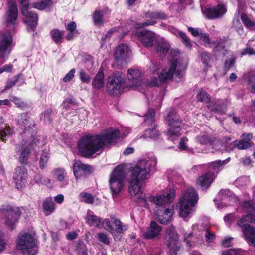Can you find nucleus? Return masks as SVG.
Segmentation results:
<instances>
[{"mask_svg":"<svg viewBox=\"0 0 255 255\" xmlns=\"http://www.w3.org/2000/svg\"><path fill=\"white\" fill-rule=\"evenodd\" d=\"M149 168L135 165L130 168V180L128 190L132 196H137L138 203L145 207H148L147 199L143 196L139 185L140 181L146 179L147 175L150 172Z\"/></svg>","mask_w":255,"mask_h":255,"instance_id":"obj_1","label":"nucleus"},{"mask_svg":"<svg viewBox=\"0 0 255 255\" xmlns=\"http://www.w3.org/2000/svg\"><path fill=\"white\" fill-rule=\"evenodd\" d=\"M80 155L86 158H90L96 152L102 150L97 135H85L82 137L77 144Z\"/></svg>","mask_w":255,"mask_h":255,"instance_id":"obj_2","label":"nucleus"},{"mask_svg":"<svg viewBox=\"0 0 255 255\" xmlns=\"http://www.w3.org/2000/svg\"><path fill=\"white\" fill-rule=\"evenodd\" d=\"M126 177L124 166L118 165L110 175L109 186L113 198L118 197L122 191Z\"/></svg>","mask_w":255,"mask_h":255,"instance_id":"obj_3","label":"nucleus"},{"mask_svg":"<svg viewBox=\"0 0 255 255\" xmlns=\"http://www.w3.org/2000/svg\"><path fill=\"white\" fill-rule=\"evenodd\" d=\"M165 120L168 123L169 128L167 135L169 137H178L181 135V127L180 124L182 122L180 117L174 109L170 108L165 116Z\"/></svg>","mask_w":255,"mask_h":255,"instance_id":"obj_4","label":"nucleus"},{"mask_svg":"<svg viewBox=\"0 0 255 255\" xmlns=\"http://www.w3.org/2000/svg\"><path fill=\"white\" fill-rule=\"evenodd\" d=\"M17 248L25 255H35L37 253L33 237L29 233H24L18 236L17 240Z\"/></svg>","mask_w":255,"mask_h":255,"instance_id":"obj_5","label":"nucleus"},{"mask_svg":"<svg viewBox=\"0 0 255 255\" xmlns=\"http://www.w3.org/2000/svg\"><path fill=\"white\" fill-rule=\"evenodd\" d=\"M0 212L3 213L5 216L4 223L6 226L11 230L14 229L21 214L20 209L10 205H7L5 207L3 206L0 209Z\"/></svg>","mask_w":255,"mask_h":255,"instance_id":"obj_6","label":"nucleus"},{"mask_svg":"<svg viewBox=\"0 0 255 255\" xmlns=\"http://www.w3.org/2000/svg\"><path fill=\"white\" fill-rule=\"evenodd\" d=\"M18 17V10L15 0L7 2V10L4 14L5 25L9 28H15Z\"/></svg>","mask_w":255,"mask_h":255,"instance_id":"obj_7","label":"nucleus"},{"mask_svg":"<svg viewBox=\"0 0 255 255\" xmlns=\"http://www.w3.org/2000/svg\"><path fill=\"white\" fill-rule=\"evenodd\" d=\"M155 111L153 108H149L146 115L144 122L152 127L145 130L143 136L144 138H156L159 135V132L156 129L157 125L155 124Z\"/></svg>","mask_w":255,"mask_h":255,"instance_id":"obj_8","label":"nucleus"},{"mask_svg":"<svg viewBox=\"0 0 255 255\" xmlns=\"http://www.w3.org/2000/svg\"><path fill=\"white\" fill-rule=\"evenodd\" d=\"M165 244L169 249L171 255H177L179 250L178 245V237L175 229L173 227H169L166 229L164 237Z\"/></svg>","mask_w":255,"mask_h":255,"instance_id":"obj_9","label":"nucleus"},{"mask_svg":"<svg viewBox=\"0 0 255 255\" xmlns=\"http://www.w3.org/2000/svg\"><path fill=\"white\" fill-rule=\"evenodd\" d=\"M227 11L225 5L223 3H219L213 7H205L202 10V13L207 19L214 20L222 18Z\"/></svg>","mask_w":255,"mask_h":255,"instance_id":"obj_10","label":"nucleus"},{"mask_svg":"<svg viewBox=\"0 0 255 255\" xmlns=\"http://www.w3.org/2000/svg\"><path fill=\"white\" fill-rule=\"evenodd\" d=\"M175 197V191L174 189H170L169 192L166 195L161 194L159 196H153L151 197V201L156 204L161 209H164L165 208H168L167 206L173 201Z\"/></svg>","mask_w":255,"mask_h":255,"instance_id":"obj_11","label":"nucleus"},{"mask_svg":"<svg viewBox=\"0 0 255 255\" xmlns=\"http://www.w3.org/2000/svg\"><path fill=\"white\" fill-rule=\"evenodd\" d=\"M120 130L116 129L111 131H107L97 135V137L103 150L107 144H111L116 143L120 137Z\"/></svg>","mask_w":255,"mask_h":255,"instance_id":"obj_12","label":"nucleus"},{"mask_svg":"<svg viewBox=\"0 0 255 255\" xmlns=\"http://www.w3.org/2000/svg\"><path fill=\"white\" fill-rule=\"evenodd\" d=\"M28 9H25L21 11L23 16V21L26 24L29 31L34 32L38 25V15L35 12L29 11Z\"/></svg>","mask_w":255,"mask_h":255,"instance_id":"obj_13","label":"nucleus"},{"mask_svg":"<svg viewBox=\"0 0 255 255\" xmlns=\"http://www.w3.org/2000/svg\"><path fill=\"white\" fill-rule=\"evenodd\" d=\"M124 83V80L120 77L114 76L110 78L107 84L108 93L114 96L120 95L122 92V86Z\"/></svg>","mask_w":255,"mask_h":255,"instance_id":"obj_14","label":"nucleus"},{"mask_svg":"<svg viewBox=\"0 0 255 255\" xmlns=\"http://www.w3.org/2000/svg\"><path fill=\"white\" fill-rule=\"evenodd\" d=\"M17 125L20 128L23 129V134H25L32 128H35L36 126L35 121L27 112L21 113L18 116Z\"/></svg>","mask_w":255,"mask_h":255,"instance_id":"obj_15","label":"nucleus"},{"mask_svg":"<svg viewBox=\"0 0 255 255\" xmlns=\"http://www.w3.org/2000/svg\"><path fill=\"white\" fill-rule=\"evenodd\" d=\"M27 176V170L25 166H18L15 168L13 176V180L16 188L21 189L25 186Z\"/></svg>","mask_w":255,"mask_h":255,"instance_id":"obj_16","label":"nucleus"},{"mask_svg":"<svg viewBox=\"0 0 255 255\" xmlns=\"http://www.w3.org/2000/svg\"><path fill=\"white\" fill-rule=\"evenodd\" d=\"M130 49L126 44H121L116 47L113 57L115 61L120 64H123L129 57Z\"/></svg>","mask_w":255,"mask_h":255,"instance_id":"obj_17","label":"nucleus"},{"mask_svg":"<svg viewBox=\"0 0 255 255\" xmlns=\"http://www.w3.org/2000/svg\"><path fill=\"white\" fill-rule=\"evenodd\" d=\"M198 200L196 191L193 188H189L181 194L179 203L188 204L190 206H195Z\"/></svg>","mask_w":255,"mask_h":255,"instance_id":"obj_18","label":"nucleus"},{"mask_svg":"<svg viewBox=\"0 0 255 255\" xmlns=\"http://www.w3.org/2000/svg\"><path fill=\"white\" fill-rule=\"evenodd\" d=\"M15 152L19 155L18 162L22 166H26L28 164V159L31 153L30 145H17L15 147Z\"/></svg>","mask_w":255,"mask_h":255,"instance_id":"obj_19","label":"nucleus"},{"mask_svg":"<svg viewBox=\"0 0 255 255\" xmlns=\"http://www.w3.org/2000/svg\"><path fill=\"white\" fill-rule=\"evenodd\" d=\"M73 170L76 178H80L89 175L92 172V166L85 164L80 161L74 162L73 165Z\"/></svg>","mask_w":255,"mask_h":255,"instance_id":"obj_20","label":"nucleus"},{"mask_svg":"<svg viewBox=\"0 0 255 255\" xmlns=\"http://www.w3.org/2000/svg\"><path fill=\"white\" fill-rule=\"evenodd\" d=\"M12 42L13 37L9 32L5 31L0 33V58L5 57V53Z\"/></svg>","mask_w":255,"mask_h":255,"instance_id":"obj_21","label":"nucleus"},{"mask_svg":"<svg viewBox=\"0 0 255 255\" xmlns=\"http://www.w3.org/2000/svg\"><path fill=\"white\" fill-rule=\"evenodd\" d=\"M162 227L156 221H152L146 231L143 233L142 236L146 240L153 239L160 235Z\"/></svg>","mask_w":255,"mask_h":255,"instance_id":"obj_22","label":"nucleus"},{"mask_svg":"<svg viewBox=\"0 0 255 255\" xmlns=\"http://www.w3.org/2000/svg\"><path fill=\"white\" fill-rule=\"evenodd\" d=\"M216 177L214 172L208 171L199 176L196 183L202 190H207L211 186Z\"/></svg>","mask_w":255,"mask_h":255,"instance_id":"obj_23","label":"nucleus"},{"mask_svg":"<svg viewBox=\"0 0 255 255\" xmlns=\"http://www.w3.org/2000/svg\"><path fill=\"white\" fill-rule=\"evenodd\" d=\"M138 37L141 43L146 48L152 47L157 41L154 33L145 29L139 31Z\"/></svg>","mask_w":255,"mask_h":255,"instance_id":"obj_24","label":"nucleus"},{"mask_svg":"<svg viewBox=\"0 0 255 255\" xmlns=\"http://www.w3.org/2000/svg\"><path fill=\"white\" fill-rule=\"evenodd\" d=\"M112 222L115 228H114V232L112 235L115 241H121L122 239L121 234L128 229V226L124 224L118 219L114 218L112 219Z\"/></svg>","mask_w":255,"mask_h":255,"instance_id":"obj_25","label":"nucleus"},{"mask_svg":"<svg viewBox=\"0 0 255 255\" xmlns=\"http://www.w3.org/2000/svg\"><path fill=\"white\" fill-rule=\"evenodd\" d=\"M155 212L157 219L161 224H167L171 221L173 214L172 209L169 208H165L164 209H157Z\"/></svg>","mask_w":255,"mask_h":255,"instance_id":"obj_26","label":"nucleus"},{"mask_svg":"<svg viewBox=\"0 0 255 255\" xmlns=\"http://www.w3.org/2000/svg\"><path fill=\"white\" fill-rule=\"evenodd\" d=\"M177 67V60H174L168 70V71L165 70L162 71L158 75L160 83H164L167 82L168 80H172L173 79V74L176 70Z\"/></svg>","mask_w":255,"mask_h":255,"instance_id":"obj_27","label":"nucleus"},{"mask_svg":"<svg viewBox=\"0 0 255 255\" xmlns=\"http://www.w3.org/2000/svg\"><path fill=\"white\" fill-rule=\"evenodd\" d=\"M207 108L214 113L222 115L226 113L227 105L223 100L218 99L214 102H212L210 105H207Z\"/></svg>","mask_w":255,"mask_h":255,"instance_id":"obj_28","label":"nucleus"},{"mask_svg":"<svg viewBox=\"0 0 255 255\" xmlns=\"http://www.w3.org/2000/svg\"><path fill=\"white\" fill-rule=\"evenodd\" d=\"M92 87L96 89L100 90L104 87V73L102 68H100L94 77L92 82Z\"/></svg>","mask_w":255,"mask_h":255,"instance_id":"obj_29","label":"nucleus"},{"mask_svg":"<svg viewBox=\"0 0 255 255\" xmlns=\"http://www.w3.org/2000/svg\"><path fill=\"white\" fill-rule=\"evenodd\" d=\"M127 76L129 81L135 86L140 85L141 75L140 71L138 69H129L127 73Z\"/></svg>","mask_w":255,"mask_h":255,"instance_id":"obj_30","label":"nucleus"},{"mask_svg":"<svg viewBox=\"0 0 255 255\" xmlns=\"http://www.w3.org/2000/svg\"><path fill=\"white\" fill-rule=\"evenodd\" d=\"M55 209V203L51 197L46 198L43 202L42 209L46 216L52 213Z\"/></svg>","mask_w":255,"mask_h":255,"instance_id":"obj_31","label":"nucleus"},{"mask_svg":"<svg viewBox=\"0 0 255 255\" xmlns=\"http://www.w3.org/2000/svg\"><path fill=\"white\" fill-rule=\"evenodd\" d=\"M243 235L248 243L255 247V227L246 228Z\"/></svg>","mask_w":255,"mask_h":255,"instance_id":"obj_32","label":"nucleus"},{"mask_svg":"<svg viewBox=\"0 0 255 255\" xmlns=\"http://www.w3.org/2000/svg\"><path fill=\"white\" fill-rule=\"evenodd\" d=\"M155 45V50L158 53L166 55L170 48L169 43L161 40L157 41Z\"/></svg>","mask_w":255,"mask_h":255,"instance_id":"obj_33","label":"nucleus"},{"mask_svg":"<svg viewBox=\"0 0 255 255\" xmlns=\"http://www.w3.org/2000/svg\"><path fill=\"white\" fill-rule=\"evenodd\" d=\"M53 110L48 108L44 110L40 115V121H43L45 124H50L53 121Z\"/></svg>","mask_w":255,"mask_h":255,"instance_id":"obj_34","label":"nucleus"},{"mask_svg":"<svg viewBox=\"0 0 255 255\" xmlns=\"http://www.w3.org/2000/svg\"><path fill=\"white\" fill-rule=\"evenodd\" d=\"M10 100L14 103L16 107L21 110H25L29 108V105L27 102L22 100V99L14 95H12L10 97Z\"/></svg>","mask_w":255,"mask_h":255,"instance_id":"obj_35","label":"nucleus"},{"mask_svg":"<svg viewBox=\"0 0 255 255\" xmlns=\"http://www.w3.org/2000/svg\"><path fill=\"white\" fill-rule=\"evenodd\" d=\"M87 223L90 226H96L101 228L103 226V222L101 219L95 215H88L86 217Z\"/></svg>","mask_w":255,"mask_h":255,"instance_id":"obj_36","label":"nucleus"},{"mask_svg":"<svg viewBox=\"0 0 255 255\" xmlns=\"http://www.w3.org/2000/svg\"><path fill=\"white\" fill-rule=\"evenodd\" d=\"M230 160V158L223 161L216 160L209 163V168L213 169L216 173H218L222 169L224 165Z\"/></svg>","mask_w":255,"mask_h":255,"instance_id":"obj_37","label":"nucleus"},{"mask_svg":"<svg viewBox=\"0 0 255 255\" xmlns=\"http://www.w3.org/2000/svg\"><path fill=\"white\" fill-rule=\"evenodd\" d=\"M104 14L102 11L99 10H96L92 15V19L94 23L96 25H102L103 21Z\"/></svg>","mask_w":255,"mask_h":255,"instance_id":"obj_38","label":"nucleus"},{"mask_svg":"<svg viewBox=\"0 0 255 255\" xmlns=\"http://www.w3.org/2000/svg\"><path fill=\"white\" fill-rule=\"evenodd\" d=\"M247 88L251 93L255 94V74L249 73L247 79Z\"/></svg>","mask_w":255,"mask_h":255,"instance_id":"obj_39","label":"nucleus"},{"mask_svg":"<svg viewBox=\"0 0 255 255\" xmlns=\"http://www.w3.org/2000/svg\"><path fill=\"white\" fill-rule=\"evenodd\" d=\"M179 204H180L179 211V216L183 218H186L191 213V207H192L193 206H190L188 205V204H185L183 203Z\"/></svg>","mask_w":255,"mask_h":255,"instance_id":"obj_40","label":"nucleus"},{"mask_svg":"<svg viewBox=\"0 0 255 255\" xmlns=\"http://www.w3.org/2000/svg\"><path fill=\"white\" fill-rule=\"evenodd\" d=\"M235 146L240 150H245L251 147L253 143L249 141L244 139L236 140L235 142Z\"/></svg>","mask_w":255,"mask_h":255,"instance_id":"obj_41","label":"nucleus"},{"mask_svg":"<svg viewBox=\"0 0 255 255\" xmlns=\"http://www.w3.org/2000/svg\"><path fill=\"white\" fill-rule=\"evenodd\" d=\"M76 251L78 255H88L87 248L84 242L81 240L77 242Z\"/></svg>","mask_w":255,"mask_h":255,"instance_id":"obj_42","label":"nucleus"},{"mask_svg":"<svg viewBox=\"0 0 255 255\" xmlns=\"http://www.w3.org/2000/svg\"><path fill=\"white\" fill-rule=\"evenodd\" d=\"M51 0H43L39 2L33 3L32 6L35 9H37L39 10H43L51 5Z\"/></svg>","mask_w":255,"mask_h":255,"instance_id":"obj_43","label":"nucleus"},{"mask_svg":"<svg viewBox=\"0 0 255 255\" xmlns=\"http://www.w3.org/2000/svg\"><path fill=\"white\" fill-rule=\"evenodd\" d=\"M197 99L198 101L208 103L210 102L211 97L209 94L203 89H201L197 95Z\"/></svg>","mask_w":255,"mask_h":255,"instance_id":"obj_44","label":"nucleus"},{"mask_svg":"<svg viewBox=\"0 0 255 255\" xmlns=\"http://www.w3.org/2000/svg\"><path fill=\"white\" fill-rule=\"evenodd\" d=\"M50 34L52 40L56 43L61 42L63 38V32L62 31L57 29H54L51 31Z\"/></svg>","mask_w":255,"mask_h":255,"instance_id":"obj_45","label":"nucleus"},{"mask_svg":"<svg viewBox=\"0 0 255 255\" xmlns=\"http://www.w3.org/2000/svg\"><path fill=\"white\" fill-rule=\"evenodd\" d=\"M79 197L82 201L87 204H93L94 203V198L91 194L82 192L79 194Z\"/></svg>","mask_w":255,"mask_h":255,"instance_id":"obj_46","label":"nucleus"},{"mask_svg":"<svg viewBox=\"0 0 255 255\" xmlns=\"http://www.w3.org/2000/svg\"><path fill=\"white\" fill-rule=\"evenodd\" d=\"M200 57L202 62L205 65L208 66L209 62L212 59V55L209 52L203 51L200 53Z\"/></svg>","mask_w":255,"mask_h":255,"instance_id":"obj_47","label":"nucleus"},{"mask_svg":"<svg viewBox=\"0 0 255 255\" xmlns=\"http://www.w3.org/2000/svg\"><path fill=\"white\" fill-rule=\"evenodd\" d=\"M22 76V73H20L14 76L13 80H9L6 82V85L4 87V91L7 90L14 87L18 80Z\"/></svg>","mask_w":255,"mask_h":255,"instance_id":"obj_48","label":"nucleus"},{"mask_svg":"<svg viewBox=\"0 0 255 255\" xmlns=\"http://www.w3.org/2000/svg\"><path fill=\"white\" fill-rule=\"evenodd\" d=\"M49 158V154L47 152H43L41 155L39 159V168L43 170L46 166Z\"/></svg>","mask_w":255,"mask_h":255,"instance_id":"obj_49","label":"nucleus"},{"mask_svg":"<svg viewBox=\"0 0 255 255\" xmlns=\"http://www.w3.org/2000/svg\"><path fill=\"white\" fill-rule=\"evenodd\" d=\"M241 19L244 25L247 28H250L255 25L254 22L250 19L245 13L241 14Z\"/></svg>","mask_w":255,"mask_h":255,"instance_id":"obj_50","label":"nucleus"},{"mask_svg":"<svg viewBox=\"0 0 255 255\" xmlns=\"http://www.w3.org/2000/svg\"><path fill=\"white\" fill-rule=\"evenodd\" d=\"M221 255H245V254L239 249H230L222 251Z\"/></svg>","mask_w":255,"mask_h":255,"instance_id":"obj_51","label":"nucleus"},{"mask_svg":"<svg viewBox=\"0 0 255 255\" xmlns=\"http://www.w3.org/2000/svg\"><path fill=\"white\" fill-rule=\"evenodd\" d=\"M236 62V57H233L230 59L225 60L224 64V70L225 72H228L229 69L233 67Z\"/></svg>","mask_w":255,"mask_h":255,"instance_id":"obj_52","label":"nucleus"},{"mask_svg":"<svg viewBox=\"0 0 255 255\" xmlns=\"http://www.w3.org/2000/svg\"><path fill=\"white\" fill-rule=\"evenodd\" d=\"M179 36L182 39V42L187 47H191L192 44L190 39L187 36L186 34L182 31H179L178 33Z\"/></svg>","mask_w":255,"mask_h":255,"instance_id":"obj_53","label":"nucleus"},{"mask_svg":"<svg viewBox=\"0 0 255 255\" xmlns=\"http://www.w3.org/2000/svg\"><path fill=\"white\" fill-rule=\"evenodd\" d=\"M7 245V240L5 238V234L0 231V253L4 251Z\"/></svg>","mask_w":255,"mask_h":255,"instance_id":"obj_54","label":"nucleus"},{"mask_svg":"<svg viewBox=\"0 0 255 255\" xmlns=\"http://www.w3.org/2000/svg\"><path fill=\"white\" fill-rule=\"evenodd\" d=\"M97 238L98 241L100 242L107 245H109L110 240L106 233L103 232L98 233L97 235Z\"/></svg>","mask_w":255,"mask_h":255,"instance_id":"obj_55","label":"nucleus"},{"mask_svg":"<svg viewBox=\"0 0 255 255\" xmlns=\"http://www.w3.org/2000/svg\"><path fill=\"white\" fill-rule=\"evenodd\" d=\"M173 79H172L173 81H175L176 82H179L182 81V78L183 76V71L181 69H176L173 74Z\"/></svg>","mask_w":255,"mask_h":255,"instance_id":"obj_56","label":"nucleus"},{"mask_svg":"<svg viewBox=\"0 0 255 255\" xmlns=\"http://www.w3.org/2000/svg\"><path fill=\"white\" fill-rule=\"evenodd\" d=\"M200 38L204 45H209L211 44V41L209 35L207 33H202L200 35Z\"/></svg>","mask_w":255,"mask_h":255,"instance_id":"obj_57","label":"nucleus"},{"mask_svg":"<svg viewBox=\"0 0 255 255\" xmlns=\"http://www.w3.org/2000/svg\"><path fill=\"white\" fill-rule=\"evenodd\" d=\"M255 205L251 201H245L243 202L242 207L244 210L251 211L254 209Z\"/></svg>","mask_w":255,"mask_h":255,"instance_id":"obj_58","label":"nucleus"},{"mask_svg":"<svg viewBox=\"0 0 255 255\" xmlns=\"http://www.w3.org/2000/svg\"><path fill=\"white\" fill-rule=\"evenodd\" d=\"M240 55L241 57H243L247 55H255V50L251 47H247L242 49L240 53Z\"/></svg>","mask_w":255,"mask_h":255,"instance_id":"obj_59","label":"nucleus"},{"mask_svg":"<svg viewBox=\"0 0 255 255\" xmlns=\"http://www.w3.org/2000/svg\"><path fill=\"white\" fill-rule=\"evenodd\" d=\"M215 235L213 232H210L209 230L206 231L205 239L206 242L212 243L215 239Z\"/></svg>","mask_w":255,"mask_h":255,"instance_id":"obj_60","label":"nucleus"},{"mask_svg":"<svg viewBox=\"0 0 255 255\" xmlns=\"http://www.w3.org/2000/svg\"><path fill=\"white\" fill-rule=\"evenodd\" d=\"M80 79L82 83H88L90 81V78L85 71L81 70L79 73Z\"/></svg>","mask_w":255,"mask_h":255,"instance_id":"obj_61","label":"nucleus"},{"mask_svg":"<svg viewBox=\"0 0 255 255\" xmlns=\"http://www.w3.org/2000/svg\"><path fill=\"white\" fill-rule=\"evenodd\" d=\"M64 172L62 170L58 169H55L53 171V176L57 178L58 181H61L64 180Z\"/></svg>","mask_w":255,"mask_h":255,"instance_id":"obj_62","label":"nucleus"},{"mask_svg":"<svg viewBox=\"0 0 255 255\" xmlns=\"http://www.w3.org/2000/svg\"><path fill=\"white\" fill-rule=\"evenodd\" d=\"M79 34L80 33L78 30L73 31L72 32H68V33L66 34L65 38L67 41H72L74 39L75 37L79 35Z\"/></svg>","mask_w":255,"mask_h":255,"instance_id":"obj_63","label":"nucleus"},{"mask_svg":"<svg viewBox=\"0 0 255 255\" xmlns=\"http://www.w3.org/2000/svg\"><path fill=\"white\" fill-rule=\"evenodd\" d=\"M156 19L159 20H166L168 18V15L164 11L157 10L155 11Z\"/></svg>","mask_w":255,"mask_h":255,"instance_id":"obj_64","label":"nucleus"}]
</instances>
